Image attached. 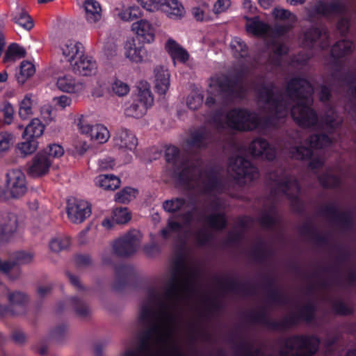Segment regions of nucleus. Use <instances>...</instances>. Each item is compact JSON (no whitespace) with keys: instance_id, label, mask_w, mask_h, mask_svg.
<instances>
[{"instance_id":"f257e3e1","label":"nucleus","mask_w":356,"mask_h":356,"mask_svg":"<svg viewBox=\"0 0 356 356\" xmlns=\"http://www.w3.org/2000/svg\"><path fill=\"white\" fill-rule=\"evenodd\" d=\"M195 272L185 265L176 270L162 296L151 294L140 309L138 323L146 332L139 348H129L120 356H181L177 338L178 318L193 296Z\"/></svg>"},{"instance_id":"f03ea898","label":"nucleus","mask_w":356,"mask_h":356,"mask_svg":"<svg viewBox=\"0 0 356 356\" xmlns=\"http://www.w3.org/2000/svg\"><path fill=\"white\" fill-rule=\"evenodd\" d=\"M314 89L305 79H293L287 85L286 94H277L274 87H264L259 92V103L270 111L275 118H282L288 115L289 105L294 103L291 113L293 120L304 127L316 125L318 119L310 106L313 99Z\"/></svg>"},{"instance_id":"7ed1b4c3","label":"nucleus","mask_w":356,"mask_h":356,"mask_svg":"<svg viewBox=\"0 0 356 356\" xmlns=\"http://www.w3.org/2000/svg\"><path fill=\"white\" fill-rule=\"evenodd\" d=\"M165 159L171 165L179 181L188 188L200 192L218 191L220 183L212 171H202L200 161H188L180 156L179 149L169 146L165 149Z\"/></svg>"},{"instance_id":"20e7f679","label":"nucleus","mask_w":356,"mask_h":356,"mask_svg":"<svg viewBox=\"0 0 356 356\" xmlns=\"http://www.w3.org/2000/svg\"><path fill=\"white\" fill-rule=\"evenodd\" d=\"M163 208L168 213L184 212L181 217V222H175L171 218L168 220V227L161 232L163 236L167 238L170 232H185L189 236L193 225V213L188 211V204L182 198H175L165 200L163 203Z\"/></svg>"},{"instance_id":"39448f33","label":"nucleus","mask_w":356,"mask_h":356,"mask_svg":"<svg viewBox=\"0 0 356 356\" xmlns=\"http://www.w3.org/2000/svg\"><path fill=\"white\" fill-rule=\"evenodd\" d=\"M241 83L231 81L225 76L212 77L209 82V96L205 104L211 106L220 98L232 99L242 97Z\"/></svg>"},{"instance_id":"423d86ee","label":"nucleus","mask_w":356,"mask_h":356,"mask_svg":"<svg viewBox=\"0 0 356 356\" xmlns=\"http://www.w3.org/2000/svg\"><path fill=\"white\" fill-rule=\"evenodd\" d=\"M331 143V140L325 135H314L310 137L308 141L309 148H305L302 146L296 147L292 149L290 154L291 157L296 159L305 160L311 159L310 168L312 170L317 169L323 165L324 160L318 156H314L312 149H321L329 146Z\"/></svg>"},{"instance_id":"0eeeda50","label":"nucleus","mask_w":356,"mask_h":356,"mask_svg":"<svg viewBox=\"0 0 356 356\" xmlns=\"http://www.w3.org/2000/svg\"><path fill=\"white\" fill-rule=\"evenodd\" d=\"M318 345L319 340L315 337H293L286 340L281 356H312Z\"/></svg>"},{"instance_id":"6e6552de","label":"nucleus","mask_w":356,"mask_h":356,"mask_svg":"<svg viewBox=\"0 0 356 356\" xmlns=\"http://www.w3.org/2000/svg\"><path fill=\"white\" fill-rule=\"evenodd\" d=\"M225 118L227 127L239 131L258 129L261 124V120L257 114L243 109L231 111Z\"/></svg>"},{"instance_id":"1a4fd4ad","label":"nucleus","mask_w":356,"mask_h":356,"mask_svg":"<svg viewBox=\"0 0 356 356\" xmlns=\"http://www.w3.org/2000/svg\"><path fill=\"white\" fill-rule=\"evenodd\" d=\"M229 170L234 179L240 184H248L258 177V170L243 157L231 158Z\"/></svg>"},{"instance_id":"9d476101","label":"nucleus","mask_w":356,"mask_h":356,"mask_svg":"<svg viewBox=\"0 0 356 356\" xmlns=\"http://www.w3.org/2000/svg\"><path fill=\"white\" fill-rule=\"evenodd\" d=\"M292 25L289 23L277 24L274 29L268 24L259 20L258 17L253 18L246 17L245 29L248 33L256 36H272L276 38L286 33Z\"/></svg>"},{"instance_id":"9b49d317","label":"nucleus","mask_w":356,"mask_h":356,"mask_svg":"<svg viewBox=\"0 0 356 356\" xmlns=\"http://www.w3.org/2000/svg\"><path fill=\"white\" fill-rule=\"evenodd\" d=\"M6 191L2 197L4 199H17L23 196L27 191L24 174L19 170H10L6 174Z\"/></svg>"},{"instance_id":"f8f14e48","label":"nucleus","mask_w":356,"mask_h":356,"mask_svg":"<svg viewBox=\"0 0 356 356\" xmlns=\"http://www.w3.org/2000/svg\"><path fill=\"white\" fill-rule=\"evenodd\" d=\"M142 235L138 230H131L119 237L113 243V252L120 257H128L136 252Z\"/></svg>"},{"instance_id":"ddd939ff","label":"nucleus","mask_w":356,"mask_h":356,"mask_svg":"<svg viewBox=\"0 0 356 356\" xmlns=\"http://www.w3.org/2000/svg\"><path fill=\"white\" fill-rule=\"evenodd\" d=\"M275 190L282 191L291 198H295L300 191V186L297 181L283 172L282 170L271 173L269 177Z\"/></svg>"},{"instance_id":"4468645a","label":"nucleus","mask_w":356,"mask_h":356,"mask_svg":"<svg viewBox=\"0 0 356 356\" xmlns=\"http://www.w3.org/2000/svg\"><path fill=\"white\" fill-rule=\"evenodd\" d=\"M66 211L69 220L79 224L90 216L91 207L86 200L72 197L67 200Z\"/></svg>"},{"instance_id":"2eb2a0df","label":"nucleus","mask_w":356,"mask_h":356,"mask_svg":"<svg viewBox=\"0 0 356 356\" xmlns=\"http://www.w3.org/2000/svg\"><path fill=\"white\" fill-rule=\"evenodd\" d=\"M85 52L82 43L73 39L62 40L58 47V53L61 56V60L67 63L69 65Z\"/></svg>"},{"instance_id":"dca6fc26","label":"nucleus","mask_w":356,"mask_h":356,"mask_svg":"<svg viewBox=\"0 0 356 356\" xmlns=\"http://www.w3.org/2000/svg\"><path fill=\"white\" fill-rule=\"evenodd\" d=\"M69 66L74 73L83 76H92L96 74L97 70L96 61L92 57L86 55L85 52Z\"/></svg>"},{"instance_id":"f3484780","label":"nucleus","mask_w":356,"mask_h":356,"mask_svg":"<svg viewBox=\"0 0 356 356\" xmlns=\"http://www.w3.org/2000/svg\"><path fill=\"white\" fill-rule=\"evenodd\" d=\"M57 88L63 92L81 94L86 90V84L71 74L59 76L56 81Z\"/></svg>"},{"instance_id":"a211bd4d","label":"nucleus","mask_w":356,"mask_h":356,"mask_svg":"<svg viewBox=\"0 0 356 356\" xmlns=\"http://www.w3.org/2000/svg\"><path fill=\"white\" fill-rule=\"evenodd\" d=\"M52 161L45 153H38L32 159L28 168V174L33 177L45 175L49 170Z\"/></svg>"},{"instance_id":"6ab92c4d","label":"nucleus","mask_w":356,"mask_h":356,"mask_svg":"<svg viewBox=\"0 0 356 356\" xmlns=\"http://www.w3.org/2000/svg\"><path fill=\"white\" fill-rule=\"evenodd\" d=\"M126 58L134 63H141L147 58V51L143 45L137 44L134 40L127 41L124 45Z\"/></svg>"},{"instance_id":"aec40b11","label":"nucleus","mask_w":356,"mask_h":356,"mask_svg":"<svg viewBox=\"0 0 356 356\" xmlns=\"http://www.w3.org/2000/svg\"><path fill=\"white\" fill-rule=\"evenodd\" d=\"M154 85L156 92L159 95H165L170 86V74L163 66H156L154 69Z\"/></svg>"},{"instance_id":"412c9836","label":"nucleus","mask_w":356,"mask_h":356,"mask_svg":"<svg viewBox=\"0 0 356 356\" xmlns=\"http://www.w3.org/2000/svg\"><path fill=\"white\" fill-rule=\"evenodd\" d=\"M18 218L15 213L3 212L0 215V241L7 238L16 232Z\"/></svg>"},{"instance_id":"4be33fe9","label":"nucleus","mask_w":356,"mask_h":356,"mask_svg":"<svg viewBox=\"0 0 356 356\" xmlns=\"http://www.w3.org/2000/svg\"><path fill=\"white\" fill-rule=\"evenodd\" d=\"M131 29L143 42L151 43L155 39L156 29L147 19H140L133 23Z\"/></svg>"},{"instance_id":"5701e85b","label":"nucleus","mask_w":356,"mask_h":356,"mask_svg":"<svg viewBox=\"0 0 356 356\" xmlns=\"http://www.w3.org/2000/svg\"><path fill=\"white\" fill-rule=\"evenodd\" d=\"M253 156L261 157L267 160H273L275 156V150L270 147L266 140L258 138L254 140L249 146Z\"/></svg>"},{"instance_id":"b1692460","label":"nucleus","mask_w":356,"mask_h":356,"mask_svg":"<svg viewBox=\"0 0 356 356\" xmlns=\"http://www.w3.org/2000/svg\"><path fill=\"white\" fill-rule=\"evenodd\" d=\"M114 145L119 149L132 151L137 146L138 140L135 135L127 129L118 131L113 138Z\"/></svg>"},{"instance_id":"393cba45","label":"nucleus","mask_w":356,"mask_h":356,"mask_svg":"<svg viewBox=\"0 0 356 356\" xmlns=\"http://www.w3.org/2000/svg\"><path fill=\"white\" fill-rule=\"evenodd\" d=\"M85 17L93 28L99 27L102 19V8L96 0H86L84 2Z\"/></svg>"},{"instance_id":"a878e982","label":"nucleus","mask_w":356,"mask_h":356,"mask_svg":"<svg viewBox=\"0 0 356 356\" xmlns=\"http://www.w3.org/2000/svg\"><path fill=\"white\" fill-rule=\"evenodd\" d=\"M159 9L174 19H179L185 14L184 8L178 0H161Z\"/></svg>"},{"instance_id":"bb28decb","label":"nucleus","mask_w":356,"mask_h":356,"mask_svg":"<svg viewBox=\"0 0 356 356\" xmlns=\"http://www.w3.org/2000/svg\"><path fill=\"white\" fill-rule=\"evenodd\" d=\"M137 88L138 93L135 99L149 109L154 103V96L149 83L147 81H140L138 83Z\"/></svg>"},{"instance_id":"cd10ccee","label":"nucleus","mask_w":356,"mask_h":356,"mask_svg":"<svg viewBox=\"0 0 356 356\" xmlns=\"http://www.w3.org/2000/svg\"><path fill=\"white\" fill-rule=\"evenodd\" d=\"M199 222L208 228L213 229H222L226 224L224 214L220 212H213L209 216H200Z\"/></svg>"},{"instance_id":"c85d7f7f","label":"nucleus","mask_w":356,"mask_h":356,"mask_svg":"<svg viewBox=\"0 0 356 356\" xmlns=\"http://www.w3.org/2000/svg\"><path fill=\"white\" fill-rule=\"evenodd\" d=\"M88 136L91 141L98 144H104L110 138V132L106 127L102 124H94Z\"/></svg>"},{"instance_id":"c756f323","label":"nucleus","mask_w":356,"mask_h":356,"mask_svg":"<svg viewBox=\"0 0 356 356\" xmlns=\"http://www.w3.org/2000/svg\"><path fill=\"white\" fill-rule=\"evenodd\" d=\"M209 141V134L204 130L200 129L191 134L186 140L187 145L189 147H204Z\"/></svg>"},{"instance_id":"7c9ffc66","label":"nucleus","mask_w":356,"mask_h":356,"mask_svg":"<svg viewBox=\"0 0 356 356\" xmlns=\"http://www.w3.org/2000/svg\"><path fill=\"white\" fill-rule=\"evenodd\" d=\"M44 130V126L38 118L33 119L25 127L22 134L23 138H32L37 139L40 137Z\"/></svg>"},{"instance_id":"2f4dec72","label":"nucleus","mask_w":356,"mask_h":356,"mask_svg":"<svg viewBox=\"0 0 356 356\" xmlns=\"http://www.w3.org/2000/svg\"><path fill=\"white\" fill-rule=\"evenodd\" d=\"M96 184L105 190L113 191L120 185V180L113 175H101L95 180Z\"/></svg>"},{"instance_id":"473e14b6","label":"nucleus","mask_w":356,"mask_h":356,"mask_svg":"<svg viewBox=\"0 0 356 356\" xmlns=\"http://www.w3.org/2000/svg\"><path fill=\"white\" fill-rule=\"evenodd\" d=\"M317 38L327 40V31L324 29L312 28L304 34L302 43L306 47H312Z\"/></svg>"},{"instance_id":"72a5a7b5","label":"nucleus","mask_w":356,"mask_h":356,"mask_svg":"<svg viewBox=\"0 0 356 356\" xmlns=\"http://www.w3.org/2000/svg\"><path fill=\"white\" fill-rule=\"evenodd\" d=\"M35 72V68L34 65L29 61L24 60L21 63L19 72L16 74L15 77L18 83L23 85Z\"/></svg>"},{"instance_id":"f704fd0d","label":"nucleus","mask_w":356,"mask_h":356,"mask_svg":"<svg viewBox=\"0 0 356 356\" xmlns=\"http://www.w3.org/2000/svg\"><path fill=\"white\" fill-rule=\"evenodd\" d=\"M341 122V119L337 115L332 108H330L323 117L321 122L317 125L319 128L333 129Z\"/></svg>"},{"instance_id":"c9c22d12","label":"nucleus","mask_w":356,"mask_h":356,"mask_svg":"<svg viewBox=\"0 0 356 356\" xmlns=\"http://www.w3.org/2000/svg\"><path fill=\"white\" fill-rule=\"evenodd\" d=\"M147 110L148 108L145 106L134 99L131 104L126 106L124 113L128 117L140 118L145 115Z\"/></svg>"},{"instance_id":"e433bc0d","label":"nucleus","mask_w":356,"mask_h":356,"mask_svg":"<svg viewBox=\"0 0 356 356\" xmlns=\"http://www.w3.org/2000/svg\"><path fill=\"white\" fill-rule=\"evenodd\" d=\"M33 95L26 94L19 103V115L26 120L33 115Z\"/></svg>"},{"instance_id":"4c0bfd02","label":"nucleus","mask_w":356,"mask_h":356,"mask_svg":"<svg viewBox=\"0 0 356 356\" xmlns=\"http://www.w3.org/2000/svg\"><path fill=\"white\" fill-rule=\"evenodd\" d=\"M353 44L352 42L342 40L337 42L332 48V55L334 57H342L353 51Z\"/></svg>"},{"instance_id":"58836bf2","label":"nucleus","mask_w":356,"mask_h":356,"mask_svg":"<svg viewBox=\"0 0 356 356\" xmlns=\"http://www.w3.org/2000/svg\"><path fill=\"white\" fill-rule=\"evenodd\" d=\"M15 23L23 27L26 30H30L33 26V22L28 13L20 7L17 8L14 17Z\"/></svg>"},{"instance_id":"ea45409f","label":"nucleus","mask_w":356,"mask_h":356,"mask_svg":"<svg viewBox=\"0 0 356 356\" xmlns=\"http://www.w3.org/2000/svg\"><path fill=\"white\" fill-rule=\"evenodd\" d=\"M230 47L234 56L236 58H243L248 54V48L244 42L239 38H234Z\"/></svg>"},{"instance_id":"a19ab883","label":"nucleus","mask_w":356,"mask_h":356,"mask_svg":"<svg viewBox=\"0 0 356 356\" xmlns=\"http://www.w3.org/2000/svg\"><path fill=\"white\" fill-rule=\"evenodd\" d=\"M26 51L22 47L17 44H12L9 46L6 52L5 56L3 58V62L6 63L10 60L19 59L24 57Z\"/></svg>"},{"instance_id":"79ce46f5","label":"nucleus","mask_w":356,"mask_h":356,"mask_svg":"<svg viewBox=\"0 0 356 356\" xmlns=\"http://www.w3.org/2000/svg\"><path fill=\"white\" fill-rule=\"evenodd\" d=\"M138 191L135 188L126 187L118 192L115 195V200L119 203L127 204L136 198Z\"/></svg>"},{"instance_id":"37998d69","label":"nucleus","mask_w":356,"mask_h":356,"mask_svg":"<svg viewBox=\"0 0 356 356\" xmlns=\"http://www.w3.org/2000/svg\"><path fill=\"white\" fill-rule=\"evenodd\" d=\"M5 290L8 291V299L11 306L23 307L28 302L29 298L24 293L20 291L9 292L7 289Z\"/></svg>"},{"instance_id":"c03bdc74","label":"nucleus","mask_w":356,"mask_h":356,"mask_svg":"<svg viewBox=\"0 0 356 356\" xmlns=\"http://www.w3.org/2000/svg\"><path fill=\"white\" fill-rule=\"evenodd\" d=\"M141 15L140 8L136 6H129L119 11L118 17L122 21L127 22L138 18Z\"/></svg>"},{"instance_id":"a18cd8bd","label":"nucleus","mask_w":356,"mask_h":356,"mask_svg":"<svg viewBox=\"0 0 356 356\" xmlns=\"http://www.w3.org/2000/svg\"><path fill=\"white\" fill-rule=\"evenodd\" d=\"M25 139L24 142L18 144V149L24 155L31 154L33 153L38 148V143L35 139L32 138H23Z\"/></svg>"},{"instance_id":"49530a36","label":"nucleus","mask_w":356,"mask_h":356,"mask_svg":"<svg viewBox=\"0 0 356 356\" xmlns=\"http://www.w3.org/2000/svg\"><path fill=\"white\" fill-rule=\"evenodd\" d=\"M74 122L80 134L88 136L91 132L93 125L88 122V118L84 115H78L74 119Z\"/></svg>"},{"instance_id":"de8ad7c7","label":"nucleus","mask_w":356,"mask_h":356,"mask_svg":"<svg viewBox=\"0 0 356 356\" xmlns=\"http://www.w3.org/2000/svg\"><path fill=\"white\" fill-rule=\"evenodd\" d=\"M70 245V241L68 237L58 236L53 238L49 242V248L53 252H60L67 248Z\"/></svg>"},{"instance_id":"09e8293b","label":"nucleus","mask_w":356,"mask_h":356,"mask_svg":"<svg viewBox=\"0 0 356 356\" xmlns=\"http://www.w3.org/2000/svg\"><path fill=\"white\" fill-rule=\"evenodd\" d=\"M131 219V214L127 208H117L113 212V221L117 224H124Z\"/></svg>"},{"instance_id":"8fccbe9b","label":"nucleus","mask_w":356,"mask_h":356,"mask_svg":"<svg viewBox=\"0 0 356 356\" xmlns=\"http://www.w3.org/2000/svg\"><path fill=\"white\" fill-rule=\"evenodd\" d=\"M203 102V95L201 92H193L187 97L186 104L189 108L192 110L197 109Z\"/></svg>"},{"instance_id":"3c124183","label":"nucleus","mask_w":356,"mask_h":356,"mask_svg":"<svg viewBox=\"0 0 356 356\" xmlns=\"http://www.w3.org/2000/svg\"><path fill=\"white\" fill-rule=\"evenodd\" d=\"M14 142L13 135L7 131L0 133V155L7 152Z\"/></svg>"},{"instance_id":"603ef678","label":"nucleus","mask_w":356,"mask_h":356,"mask_svg":"<svg viewBox=\"0 0 356 356\" xmlns=\"http://www.w3.org/2000/svg\"><path fill=\"white\" fill-rule=\"evenodd\" d=\"M112 91L118 96L119 97H123L127 95L130 91L129 86L119 79H115L111 86Z\"/></svg>"},{"instance_id":"864d4df0","label":"nucleus","mask_w":356,"mask_h":356,"mask_svg":"<svg viewBox=\"0 0 356 356\" xmlns=\"http://www.w3.org/2000/svg\"><path fill=\"white\" fill-rule=\"evenodd\" d=\"M44 153L52 161V159L61 157L64 154V149L58 144H51L47 147Z\"/></svg>"},{"instance_id":"5fc2aeb1","label":"nucleus","mask_w":356,"mask_h":356,"mask_svg":"<svg viewBox=\"0 0 356 356\" xmlns=\"http://www.w3.org/2000/svg\"><path fill=\"white\" fill-rule=\"evenodd\" d=\"M70 302L78 314L86 316L90 313V309L76 297L70 299Z\"/></svg>"},{"instance_id":"6e6d98bb","label":"nucleus","mask_w":356,"mask_h":356,"mask_svg":"<svg viewBox=\"0 0 356 356\" xmlns=\"http://www.w3.org/2000/svg\"><path fill=\"white\" fill-rule=\"evenodd\" d=\"M273 15L277 19H289L291 22L295 21V16L290 11L284 8H274Z\"/></svg>"},{"instance_id":"4d7b16f0","label":"nucleus","mask_w":356,"mask_h":356,"mask_svg":"<svg viewBox=\"0 0 356 356\" xmlns=\"http://www.w3.org/2000/svg\"><path fill=\"white\" fill-rule=\"evenodd\" d=\"M140 6L149 12H154L159 10L160 1L156 0H137Z\"/></svg>"},{"instance_id":"13d9d810","label":"nucleus","mask_w":356,"mask_h":356,"mask_svg":"<svg viewBox=\"0 0 356 356\" xmlns=\"http://www.w3.org/2000/svg\"><path fill=\"white\" fill-rule=\"evenodd\" d=\"M320 181L325 187H335L339 184V179L332 175H326L320 178Z\"/></svg>"},{"instance_id":"bf43d9fd","label":"nucleus","mask_w":356,"mask_h":356,"mask_svg":"<svg viewBox=\"0 0 356 356\" xmlns=\"http://www.w3.org/2000/svg\"><path fill=\"white\" fill-rule=\"evenodd\" d=\"M33 254L31 252H19L16 254V264H28L33 259Z\"/></svg>"},{"instance_id":"052dcab7","label":"nucleus","mask_w":356,"mask_h":356,"mask_svg":"<svg viewBox=\"0 0 356 356\" xmlns=\"http://www.w3.org/2000/svg\"><path fill=\"white\" fill-rule=\"evenodd\" d=\"M193 238L195 241L199 243V244H204L205 243L209 238V233L207 229V227H204L201 230L195 232L193 234Z\"/></svg>"},{"instance_id":"680f3d73","label":"nucleus","mask_w":356,"mask_h":356,"mask_svg":"<svg viewBox=\"0 0 356 356\" xmlns=\"http://www.w3.org/2000/svg\"><path fill=\"white\" fill-rule=\"evenodd\" d=\"M1 111L3 114L5 122L7 124H10L14 114V109L12 105L9 103H6L3 105Z\"/></svg>"},{"instance_id":"e2e57ef3","label":"nucleus","mask_w":356,"mask_h":356,"mask_svg":"<svg viewBox=\"0 0 356 356\" xmlns=\"http://www.w3.org/2000/svg\"><path fill=\"white\" fill-rule=\"evenodd\" d=\"M181 47L173 39H168L165 44V49L170 56L174 55L176 51H179Z\"/></svg>"},{"instance_id":"0e129e2a","label":"nucleus","mask_w":356,"mask_h":356,"mask_svg":"<svg viewBox=\"0 0 356 356\" xmlns=\"http://www.w3.org/2000/svg\"><path fill=\"white\" fill-rule=\"evenodd\" d=\"M171 58L173 60L174 65H175L177 61L185 63L186 60H188L189 55L188 52L181 47L179 51H176V53L172 55Z\"/></svg>"},{"instance_id":"69168bd1","label":"nucleus","mask_w":356,"mask_h":356,"mask_svg":"<svg viewBox=\"0 0 356 356\" xmlns=\"http://www.w3.org/2000/svg\"><path fill=\"white\" fill-rule=\"evenodd\" d=\"M90 145L86 141H77L74 145V154L77 155H83L89 149Z\"/></svg>"},{"instance_id":"338daca9","label":"nucleus","mask_w":356,"mask_h":356,"mask_svg":"<svg viewBox=\"0 0 356 356\" xmlns=\"http://www.w3.org/2000/svg\"><path fill=\"white\" fill-rule=\"evenodd\" d=\"M54 102L56 104L62 109L70 106L72 104V99L66 95H61L54 98Z\"/></svg>"},{"instance_id":"774afa93","label":"nucleus","mask_w":356,"mask_h":356,"mask_svg":"<svg viewBox=\"0 0 356 356\" xmlns=\"http://www.w3.org/2000/svg\"><path fill=\"white\" fill-rule=\"evenodd\" d=\"M99 168L102 170L113 169L115 165L114 160L110 157L99 159L98 161Z\"/></svg>"}]
</instances>
